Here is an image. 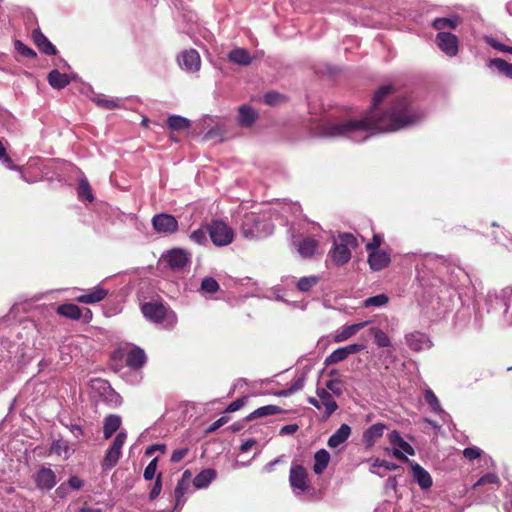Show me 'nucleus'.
<instances>
[{
    "label": "nucleus",
    "mask_w": 512,
    "mask_h": 512,
    "mask_svg": "<svg viewBox=\"0 0 512 512\" xmlns=\"http://www.w3.org/2000/svg\"><path fill=\"white\" fill-rule=\"evenodd\" d=\"M283 412V409L280 406L277 405H266L262 406L256 410H254L252 413H250L247 417V421H252L257 418L266 417L270 415H276Z\"/></svg>",
    "instance_id": "25"
},
{
    "label": "nucleus",
    "mask_w": 512,
    "mask_h": 512,
    "mask_svg": "<svg viewBox=\"0 0 512 512\" xmlns=\"http://www.w3.org/2000/svg\"><path fill=\"white\" fill-rule=\"evenodd\" d=\"M246 399H247V397H241V398L234 400L227 406L226 412L238 411L245 405Z\"/></svg>",
    "instance_id": "59"
},
{
    "label": "nucleus",
    "mask_w": 512,
    "mask_h": 512,
    "mask_svg": "<svg viewBox=\"0 0 512 512\" xmlns=\"http://www.w3.org/2000/svg\"><path fill=\"white\" fill-rule=\"evenodd\" d=\"M316 394L318 396V399L315 397H309L308 403L319 410L323 407L324 414L322 416V420L326 421L338 409V404L334 400L332 394L325 388L318 387L316 389Z\"/></svg>",
    "instance_id": "3"
},
{
    "label": "nucleus",
    "mask_w": 512,
    "mask_h": 512,
    "mask_svg": "<svg viewBox=\"0 0 512 512\" xmlns=\"http://www.w3.org/2000/svg\"><path fill=\"white\" fill-rule=\"evenodd\" d=\"M157 463H158V459L154 458L146 466V468L144 470V474H143L145 480H152L154 478V476L156 474V470H157Z\"/></svg>",
    "instance_id": "51"
},
{
    "label": "nucleus",
    "mask_w": 512,
    "mask_h": 512,
    "mask_svg": "<svg viewBox=\"0 0 512 512\" xmlns=\"http://www.w3.org/2000/svg\"><path fill=\"white\" fill-rule=\"evenodd\" d=\"M47 81L52 88L60 90L70 84L71 78L68 74L61 73L57 69H54L49 72Z\"/></svg>",
    "instance_id": "20"
},
{
    "label": "nucleus",
    "mask_w": 512,
    "mask_h": 512,
    "mask_svg": "<svg viewBox=\"0 0 512 512\" xmlns=\"http://www.w3.org/2000/svg\"><path fill=\"white\" fill-rule=\"evenodd\" d=\"M78 196L80 198H85L89 202H92L94 200V196L92 194V190H91L90 184H89V182L86 179L81 180L80 183H79V186H78Z\"/></svg>",
    "instance_id": "45"
},
{
    "label": "nucleus",
    "mask_w": 512,
    "mask_h": 512,
    "mask_svg": "<svg viewBox=\"0 0 512 512\" xmlns=\"http://www.w3.org/2000/svg\"><path fill=\"white\" fill-rule=\"evenodd\" d=\"M368 324L367 321L352 324L349 326H346L341 332H339L334 337V341L337 343L344 342L354 336L358 331H360L362 328H364Z\"/></svg>",
    "instance_id": "29"
},
{
    "label": "nucleus",
    "mask_w": 512,
    "mask_h": 512,
    "mask_svg": "<svg viewBox=\"0 0 512 512\" xmlns=\"http://www.w3.org/2000/svg\"><path fill=\"white\" fill-rule=\"evenodd\" d=\"M405 339L407 345L415 351H422L430 346L428 336L418 331L407 334Z\"/></svg>",
    "instance_id": "15"
},
{
    "label": "nucleus",
    "mask_w": 512,
    "mask_h": 512,
    "mask_svg": "<svg viewBox=\"0 0 512 512\" xmlns=\"http://www.w3.org/2000/svg\"><path fill=\"white\" fill-rule=\"evenodd\" d=\"M161 490H162V475H161V473H159L157 475L156 480L153 484V487L149 493V499L155 500L161 493Z\"/></svg>",
    "instance_id": "50"
},
{
    "label": "nucleus",
    "mask_w": 512,
    "mask_h": 512,
    "mask_svg": "<svg viewBox=\"0 0 512 512\" xmlns=\"http://www.w3.org/2000/svg\"><path fill=\"white\" fill-rule=\"evenodd\" d=\"M347 358L346 351L343 347L334 350L329 356L326 357L324 364L326 366L337 364Z\"/></svg>",
    "instance_id": "43"
},
{
    "label": "nucleus",
    "mask_w": 512,
    "mask_h": 512,
    "mask_svg": "<svg viewBox=\"0 0 512 512\" xmlns=\"http://www.w3.org/2000/svg\"><path fill=\"white\" fill-rule=\"evenodd\" d=\"M167 125L172 131H184L191 127V122L185 117L172 115L167 119Z\"/></svg>",
    "instance_id": "33"
},
{
    "label": "nucleus",
    "mask_w": 512,
    "mask_h": 512,
    "mask_svg": "<svg viewBox=\"0 0 512 512\" xmlns=\"http://www.w3.org/2000/svg\"><path fill=\"white\" fill-rule=\"evenodd\" d=\"M190 238L197 244H203L206 241V231L197 229L191 233Z\"/></svg>",
    "instance_id": "58"
},
{
    "label": "nucleus",
    "mask_w": 512,
    "mask_h": 512,
    "mask_svg": "<svg viewBox=\"0 0 512 512\" xmlns=\"http://www.w3.org/2000/svg\"><path fill=\"white\" fill-rule=\"evenodd\" d=\"M68 484L73 489H80L83 487V481L77 476H71L68 480Z\"/></svg>",
    "instance_id": "63"
},
{
    "label": "nucleus",
    "mask_w": 512,
    "mask_h": 512,
    "mask_svg": "<svg viewBox=\"0 0 512 512\" xmlns=\"http://www.w3.org/2000/svg\"><path fill=\"white\" fill-rule=\"evenodd\" d=\"M188 452H189V449L187 447L174 450L172 452L170 461L172 463H178V462H180L182 459H184L186 457Z\"/></svg>",
    "instance_id": "56"
},
{
    "label": "nucleus",
    "mask_w": 512,
    "mask_h": 512,
    "mask_svg": "<svg viewBox=\"0 0 512 512\" xmlns=\"http://www.w3.org/2000/svg\"><path fill=\"white\" fill-rule=\"evenodd\" d=\"M68 449L67 443L63 440H56L51 445V452L59 456L62 455V453H67Z\"/></svg>",
    "instance_id": "52"
},
{
    "label": "nucleus",
    "mask_w": 512,
    "mask_h": 512,
    "mask_svg": "<svg viewBox=\"0 0 512 512\" xmlns=\"http://www.w3.org/2000/svg\"><path fill=\"white\" fill-rule=\"evenodd\" d=\"M436 44L438 48L449 57H454L458 53V38L450 32H438L436 35Z\"/></svg>",
    "instance_id": "8"
},
{
    "label": "nucleus",
    "mask_w": 512,
    "mask_h": 512,
    "mask_svg": "<svg viewBox=\"0 0 512 512\" xmlns=\"http://www.w3.org/2000/svg\"><path fill=\"white\" fill-rule=\"evenodd\" d=\"M146 354L140 347L132 348L126 356V364L132 369L141 368L146 362Z\"/></svg>",
    "instance_id": "18"
},
{
    "label": "nucleus",
    "mask_w": 512,
    "mask_h": 512,
    "mask_svg": "<svg viewBox=\"0 0 512 512\" xmlns=\"http://www.w3.org/2000/svg\"><path fill=\"white\" fill-rule=\"evenodd\" d=\"M32 38L34 43L37 45L39 50L46 55H56L57 49L49 41V39L41 32L40 29H34L32 32Z\"/></svg>",
    "instance_id": "16"
},
{
    "label": "nucleus",
    "mask_w": 512,
    "mask_h": 512,
    "mask_svg": "<svg viewBox=\"0 0 512 512\" xmlns=\"http://www.w3.org/2000/svg\"><path fill=\"white\" fill-rule=\"evenodd\" d=\"M257 119V113L249 105L239 107V124L243 127H250Z\"/></svg>",
    "instance_id": "27"
},
{
    "label": "nucleus",
    "mask_w": 512,
    "mask_h": 512,
    "mask_svg": "<svg viewBox=\"0 0 512 512\" xmlns=\"http://www.w3.org/2000/svg\"><path fill=\"white\" fill-rule=\"evenodd\" d=\"M389 253L383 250L369 251L368 264L373 271H380L390 264Z\"/></svg>",
    "instance_id": "13"
},
{
    "label": "nucleus",
    "mask_w": 512,
    "mask_h": 512,
    "mask_svg": "<svg viewBox=\"0 0 512 512\" xmlns=\"http://www.w3.org/2000/svg\"><path fill=\"white\" fill-rule=\"evenodd\" d=\"M460 23L459 16H453L451 18H436L432 26L434 29L438 30L439 32H444L445 29H455L458 24Z\"/></svg>",
    "instance_id": "32"
},
{
    "label": "nucleus",
    "mask_w": 512,
    "mask_h": 512,
    "mask_svg": "<svg viewBox=\"0 0 512 512\" xmlns=\"http://www.w3.org/2000/svg\"><path fill=\"white\" fill-rule=\"evenodd\" d=\"M143 315L154 323H162L168 316V308L162 302H146L142 304Z\"/></svg>",
    "instance_id": "7"
},
{
    "label": "nucleus",
    "mask_w": 512,
    "mask_h": 512,
    "mask_svg": "<svg viewBox=\"0 0 512 512\" xmlns=\"http://www.w3.org/2000/svg\"><path fill=\"white\" fill-rule=\"evenodd\" d=\"M382 237L379 234H374L372 241L366 244V250L369 251H376L382 244Z\"/></svg>",
    "instance_id": "57"
},
{
    "label": "nucleus",
    "mask_w": 512,
    "mask_h": 512,
    "mask_svg": "<svg viewBox=\"0 0 512 512\" xmlns=\"http://www.w3.org/2000/svg\"><path fill=\"white\" fill-rule=\"evenodd\" d=\"M15 49L19 54L27 58H35L37 56L36 52L30 47L26 46L20 40L15 41Z\"/></svg>",
    "instance_id": "48"
},
{
    "label": "nucleus",
    "mask_w": 512,
    "mask_h": 512,
    "mask_svg": "<svg viewBox=\"0 0 512 512\" xmlns=\"http://www.w3.org/2000/svg\"><path fill=\"white\" fill-rule=\"evenodd\" d=\"M229 61L240 66H248L252 62V57L249 52L244 48H235L228 54Z\"/></svg>",
    "instance_id": "22"
},
{
    "label": "nucleus",
    "mask_w": 512,
    "mask_h": 512,
    "mask_svg": "<svg viewBox=\"0 0 512 512\" xmlns=\"http://www.w3.org/2000/svg\"><path fill=\"white\" fill-rule=\"evenodd\" d=\"M499 483V478L497 475L493 473H487L483 475L475 484V486H483L486 484H497Z\"/></svg>",
    "instance_id": "53"
},
{
    "label": "nucleus",
    "mask_w": 512,
    "mask_h": 512,
    "mask_svg": "<svg viewBox=\"0 0 512 512\" xmlns=\"http://www.w3.org/2000/svg\"><path fill=\"white\" fill-rule=\"evenodd\" d=\"M261 226L262 222L259 216L251 212L244 215L241 231L246 238L254 239L261 236Z\"/></svg>",
    "instance_id": "9"
},
{
    "label": "nucleus",
    "mask_w": 512,
    "mask_h": 512,
    "mask_svg": "<svg viewBox=\"0 0 512 512\" xmlns=\"http://www.w3.org/2000/svg\"><path fill=\"white\" fill-rule=\"evenodd\" d=\"M319 282L320 277L317 275L301 277L296 283V288L300 292H309Z\"/></svg>",
    "instance_id": "37"
},
{
    "label": "nucleus",
    "mask_w": 512,
    "mask_h": 512,
    "mask_svg": "<svg viewBox=\"0 0 512 512\" xmlns=\"http://www.w3.org/2000/svg\"><path fill=\"white\" fill-rule=\"evenodd\" d=\"M330 461V455L325 449L318 450L314 455L313 471L315 474H322Z\"/></svg>",
    "instance_id": "26"
},
{
    "label": "nucleus",
    "mask_w": 512,
    "mask_h": 512,
    "mask_svg": "<svg viewBox=\"0 0 512 512\" xmlns=\"http://www.w3.org/2000/svg\"><path fill=\"white\" fill-rule=\"evenodd\" d=\"M358 245L356 237L351 233H343L334 242V247L330 251V257L337 266H343L351 259L350 248H356Z\"/></svg>",
    "instance_id": "2"
},
{
    "label": "nucleus",
    "mask_w": 512,
    "mask_h": 512,
    "mask_svg": "<svg viewBox=\"0 0 512 512\" xmlns=\"http://www.w3.org/2000/svg\"><path fill=\"white\" fill-rule=\"evenodd\" d=\"M424 398H425L426 403L432 408V410L435 413L440 414L443 412V409L440 405V402H439L437 396L431 389L425 390Z\"/></svg>",
    "instance_id": "39"
},
{
    "label": "nucleus",
    "mask_w": 512,
    "mask_h": 512,
    "mask_svg": "<svg viewBox=\"0 0 512 512\" xmlns=\"http://www.w3.org/2000/svg\"><path fill=\"white\" fill-rule=\"evenodd\" d=\"M369 333L373 336L375 344L379 348H387L392 345L389 336L378 327H371Z\"/></svg>",
    "instance_id": "34"
},
{
    "label": "nucleus",
    "mask_w": 512,
    "mask_h": 512,
    "mask_svg": "<svg viewBox=\"0 0 512 512\" xmlns=\"http://www.w3.org/2000/svg\"><path fill=\"white\" fill-rule=\"evenodd\" d=\"M284 101H285V97L278 92L271 91V92H267L264 95V102L267 105L275 106V105L281 104Z\"/></svg>",
    "instance_id": "47"
},
{
    "label": "nucleus",
    "mask_w": 512,
    "mask_h": 512,
    "mask_svg": "<svg viewBox=\"0 0 512 512\" xmlns=\"http://www.w3.org/2000/svg\"><path fill=\"white\" fill-rule=\"evenodd\" d=\"M207 231L216 246H226L233 241L234 232L232 228L221 220L212 221L207 227Z\"/></svg>",
    "instance_id": "5"
},
{
    "label": "nucleus",
    "mask_w": 512,
    "mask_h": 512,
    "mask_svg": "<svg viewBox=\"0 0 512 512\" xmlns=\"http://www.w3.org/2000/svg\"><path fill=\"white\" fill-rule=\"evenodd\" d=\"M485 42L491 46L492 48L501 51V52H507L512 54V46L505 45L499 41H497L493 37H485Z\"/></svg>",
    "instance_id": "49"
},
{
    "label": "nucleus",
    "mask_w": 512,
    "mask_h": 512,
    "mask_svg": "<svg viewBox=\"0 0 512 512\" xmlns=\"http://www.w3.org/2000/svg\"><path fill=\"white\" fill-rule=\"evenodd\" d=\"M351 434V428L347 424H342L328 439V446L336 448L344 443Z\"/></svg>",
    "instance_id": "21"
},
{
    "label": "nucleus",
    "mask_w": 512,
    "mask_h": 512,
    "mask_svg": "<svg viewBox=\"0 0 512 512\" xmlns=\"http://www.w3.org/2000/svg\"><path fill=\"white\" fill-rule=\"evenodd\" d=\"M389 441L392 445L398 447V450L401 451L402 453L404 452L409 455L415 454L413 447L401 437L400 433L397 430H393L389 434Z\"/></svg>",
    "instance_id": "28"
},
{
    "label": "nucleus",
    "mask_w": 512,
    "mask_h": 512,
    "mask_svg": "<svg viewBox=\"0 0 512 512\" xmlns=\"http://www.w3.org/2000/svg\"><path fill=\"white\" fill-rule=\"evenodd\" d=\"M227 422H228V417L222 416L210 425V427L207 429V432H214L217 429H219L221 426L226 424Z\"/></svg>",
    "instance_id": "61"
},
{
    "label": "nucleus",
    "mask_w": 512,
    "mask_h": 512,
    "mask_svg": "<svg viewBox=\"0 0 512 512\" xmlns=\"http://www.w3.org/2000/svg\"><path fill=\"white\" fill-rule=\"evenodd\" d=\"M389 302V297L386 294H378L375 296L368 297L364 300V307H382Z\"/></svg>",
    "instance_id": "40"
},
{
    "label": "nucleus",
    "mask_w": 512,
    "mask_h": 512,
    "mask_svg": "<svg viewBox=\"0 0 512 512\" xmlns=\"http://www.w3.org/2000/svg\"><path fill=\"white\" fill-rule=\"evenodd\" d=\"M56 312L58 315L71 320H78L82 317L81 309L76 304L72 303L59 305L56 309Z\"/></svg>",
    "instance_id": "24"
},
{
    "label": "nucleus",
    "mask_w": 512,
    "mask_h": 512,
    "mask_svg": "<svg viewBox=\"0 0 512 512\" xmlns=\"http://www.w3.org/2000/svg\"><path fill=\"white\" fill-rule=\"evenodd\" d=\"M318 247L319 242L316 239L312 237H306L299 241L297 250L302 257L308 258L314 256L317 253Z\"/></svg>",
    "instance_id": "19"
},
{
    "label": "nucleus",
    "mask_w": 512,
    "mask_h": 512,
    "mask_svg": "<svg viewBox=\"0 0 512 512\" xmlns=\"http://www.w3.org/2000/svg\"><path fill=\"white\" fill-rule=\"evenodd\" d=\"M489 67H495L499 73L505 75L507 78L512 79V64L508 63L502 58H493L488 62Z\"/></svg>",
    "instance_id": "35"
},
{
    "label": "nucleus",
    "mask_w": 512,
    "mask_h": 512,
    "mask_svg": "<svg viewBox=\"0 0 512 512\" xmlns=\"http://www.w3.org/2000/svg\"><path fill=\"white\" fill-rule=\"evenodd\" d=\"M482 454V450L478 447H467L463 451V455L468 460H475L479 458Z\"/></svg>",
    "instance_id": "54"
},
{
    "label": "nucleus",
    "mask_w": 512,
    "mask_h": 512,
    "mask_svg": "<svg viewBox=\"0 0 512 512\" xmlns=\"http://www.w3.org/2000/svg\"><path fill=\"white\" fill-rule=\"evenodd\" d=\"M163 261L174 271H181L191 263L190 254L181 248H173L163 255Z\"/></svg>",
    "instance_id": "6"
},
{
    "label": "nucleus",
    "mask_w": 512,
    "mask_h": 512,
    "mask_svg": "<svg viewBox=\"0 0 512 512\" xmlns=\"http://www.w3.org/2000/svg\"><path fill=\"white\" fill-rule=\"evenodd\" d=\"M216 478V471L214 469H205L198 473L193 479V485L196 488L207 487L212 480Z\"/></svg>",
    "instance_id": "31"
},
{
    "label": "nucleus",
    "mask_w": 512,
    "mask_h": 512,
    "mask_svg": "<svg viewBox=\"0 0 512 512\" xmlns=\"http://www.w3.org/2000/svg\"><path fill=\"white\" fill-rule=\"evenodd\" d=\"M121 418L118 415H109L104 420L103 434L105 439H109L120 428Z\"/></svg>",
    "instance_id": "30"
},
{
    "label": "nucleus",
    "mask_w": 512,
    "mask_h": 512,
    "mask_svg": "<svg viewBox=\"0 0 512 512\" xmlns=\"http://www.w3.org/2000/svg\"><path fill=\"white\" fill-rule=\"evenodd\" d=\"M189 487H190V485L187 484L185 481H181V480L178 481L175 491H174L175 500H176V504H175L176 508L178 506L184 504V502H185L184 495L187 492V490L189 489Z\"/></svg>",
    "instance_id": "42"
},
{
    "label": "nucleus",
    "mask_w": 512,
    "mask_h": 512,
    "mask_svg": "<svg viewBox=\"0 0 512 512\" xmlns=\"http://www.w3.org/2000/svg\"><path fill=\"white\" fill-rule=\"evenodd\" d=\"M325 389L331 391L332 396L340 397L343 394L342 383L338 379L328 380L325 383Z\"/></svg>",
    "instance_id": "46"
},
{
    "label": "nucleus",
    "mask_w": 512,
    "mask_h": 512,
    "mask_svg": "<svg viewBox=\"0 0 512 512\" xmlns=\"http://www.w3.org/2000/svg\"><path fill=\"white\" fill-rule=\"evenodd\" d=\"M218 282L212 277H205L201 282V291L204 293L213 294L219 290Z\"/></svg>",
    "instance_id": "44"
},
{
    "label": "nucleus",
    "mask_w": 512,
    "mask_h": 512,
    "mask_svg": "<svg viewBox=\"0 0 512 512\" xmlns=\"http://www.w3.org/2000/svg\"><path fill=\"white\" fill-rule=\"evenodd\" d=\"M393 455L397 459L409 464L412 471L413 481L416 482L421 489H428L432 486L433 481L431 475L420 464L411 461L404 453L399 450H394Z\"/></svg>",
    "instance_id": "4"
},
{
    "label": "nucleus",
    "mask_w": 512,
    "mask_h": 512,
    "mask_svg": "<svg viewBox=\"0 0 512 512\" xmlns=\"http://www.w3.org/2000/svg\"><path fill=\"white\" fill-rule=\"evenodd\" d=\"M489 67H495L499 73L505 75L507 78L512 79V64L508 63L502 58H493L488 62Z\"/></svg>",
    "instance_id": "36"
},
{
    "label": "nucleus",
    "mask_w": 512,
    "mask_h": 512,
    "mask_svg": "<svg viewBox=\"0 0 512 512\" xmlns=\"http://www.w3.org/2000/svg\"><path fill=\"white\" fill-rule=\"evenodd\" d=\"M307 471L302 465H294L290 469L289 482L292 488L301 490L308 489Z\"/></svg>",
    "instance_id": "11"
},
{
    "label": "nucleus",
    "mask_w": 512,
    "mask_h": 512,
    "mask_svg": "<svg viewBox=\"0 0 512 512\" xmlns=\"http://www.w3.org/2000/svg\"><path fill=\"white\" fill-rule=\"evenodd\" d=\"M153 228L158 233L173 234L178 230V221L170 214L161 213L152 218Z\"/></svg>",
    "instance_id": "10"
},
{
    "label": "nucleus",
    "mask_w": 512,
    "mask_h": 512,
    "mask_svg": "<svg viewBox=\"0 0 512 512\" xmlns=\"http://www.w3.org/2000/svg\"><path fill=\"white\" fill-rule=\"evenodd\" d=\"M36 486L42 490H50L56 485V475L50 468H41L35 478Z\"/></svg>",
    "instance_id": "14"
},
{
    "label": "nucleus",
    "mask_w": 512,
    "mask_h": 512,
    "mask_svg": "<svg viewBox=\"0 0 512 512\" xmlns=\"http://www.w3.org/2000/svg\"><path fill=\"white\" fill-rule=\"evenodd\" d=\"M181 68L196 72L200 69L201 59L199 53L195 49L185 50L178 58Z\"/></svg>",
    "instance_id": "12"
},
{
    "label": "nucleus",
    "mask_w": 512,
    "mask_h": 512,
    "mask_svg": "<svg viewBox=\"0 0 512 512\" xmlns=\"http://www.w3.org/2000/svg\"><path fill=\"white\" fill-rule=\"evenodd\" d=\"M93 101L96 103L97 106L108 110H113L119 107L118 99L108 98L103 95L94 98Z\"/></svg>",
    "instance_id": "41"
},
{
    "label": "nucleus",
    "mask_w": 512,
    "mask_h": 512,
    "mask_svg": "<svg viewBox=\"0 0 512 512\" xmlns=\"http://www.w3.org/2000/svg\"><path fill=\"white\" fill-rule=\"evenodd\" d=\"M126 438H127L126 432L120 431L116 435V437H115V439H114V441H113V443H112V445L110 447H112L114 449H117V450H119L121 452V449H122V447H123V445H124V443L126 441Z\"/></svg>",
    "instance_id": "55"
},
{
    "label": "nucleus",
    "mask_w": 512,
    "mask_h": 512,
    "mask_svg": "<svg viewBox=\"0 0 512 512\" xmlns=\"http://www.w3.org/2000/svg\"><path fill=\"white\" fill-rule=\"evenodd\" d=\"M298 430V425L296 424H289V425H285L281 428L280 430V434L281 435H286V434H293L295 433L296 431Z\"/></svg>",
    "instance_id": "64"
},
{
    "label": "nucleus",
    "mask_w": 512,
    "mask_h": 512,
    "mask_svg": "<svg viewBox=\"0 0 512 512\" xmlns=\"http://www.w3.org/2000/svg\"><path fill=\"white\" fill-rule=\"evenodd\" d=\"M120 456L121 452L119 450L109 447L102 461V467L105 470L113 468L118 463Z\"/></svg>",
    "instance_id": "38"
},
{
    "label": "nucleus",
    "mask_w": 512,
    "mask_h": 512,
    "mask_svg": "<svg viewBox=\"0 0 512 512\" xmlns=\"http://www.w3.org/2000/svg\"><path fill=\"white\" fill-rule=\"evenodd\" d=\"M386 426L382 423H376L370 426L363 434L364 442L368 446L374 445L377 439L383 436Z\"/></svg>",
    "instance_id": "23"
},
{
    "label": "nucleus",
    "mask_w": 512,
    "mask_h": 512,
    "mask_svg": "<svg viewBox=\"0 0 512 512\" xmlns=\"http://www.w3.org/2000/svg\"><path fill=\"white\" fill-rule=\"evenodd\" d=\"M343 348L345 349L346 355L348 357L351 354H355V353H358V352L364 350L366 347L363 344H351V345L345 346Z\"/></svg>",
    "instance_id": "60"
},
{
    "label": "nucleus",
    "mask_w": 512,
    "mask_h": 512,
    "mask_svg": "<svg viewBox=\"0 0 512 512\" xmlns=\"http://www.w3.org/2000/svg\"><path fill=\"white\" fill-rule=\"evenodd\" d=\"M0 160L9 169H12V170H19L20 169V167L18 165H15L13 163V160L11 159V157L7 153H5L4 156H0Z\"/></svg>",
    "instance_id": "62"
},
{
    "label": "nucleus",
    "mask_w": 512,
    "mask_h": 512,
    "mask_svg": "<svg viewBox=\"0 0 512 512\" xmlns=\"http://www.w3.org/2000/svg\"><path fill=\"white\" fill-rule=\"evenodd\" d=\"M108 295V291L102 287H95L91 291L76 297V301L84 304H95L102 301Z\"/></svg>",
    "instance_id": "17"
},
{
    "label": "nucleus",
    "mask_w": 512,
    "mask_h": 512,
    "mask_svg": "<svg viewBox=\"0 0 512 512\" xmlns=\"http://www.w3.org/2000/svg\"><path fill=\"white\" fill-rule=\"evenodd\" d=\"M394 91L392 85L381 86L374 93L371 107L362 118L326 123L321 127L322 135L356 139L361 132H391L413 124L418 115L406 97L396 98L386 111L378 110V106Z\"/></svg>",
    "instance_id": "1"
}]
</instances>
